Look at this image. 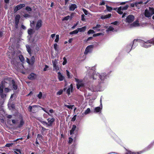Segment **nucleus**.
Returning a JSON list of instances; mask_svg holds the SVG:
<instances>
[{"label": "nucleus", "mask_w": 154, "mask_h": 154, "mask_svg": "<svg viewBox=\"0 0 154 154\" xmlns=\"http://www.w3.org/2000/svg\"><path fill=\"white\" fill-rule=\"evenodd\" d=\"M53 66L54 70H55L56 71H57L58 70H59V66L56 65V63L55 62H53Z\"/></svg>", "instance_id": "aec40b11"}, {"label": "nucleus", "mask_w": 154, "mask_h": 154, "mask_svg": "<svg viewBox=\"0 0 154 154\" xmlns=\"http://www.w3.org/2000/svg\"><path fill=\"white\" fill-rule=\"evenodd\" d=\"M94 46L93 45H90L88 46L86 48L85 51L84 52V54H87L89 52L92 51V49L94 48Z\"/></svg>", "instance_id": "39448f33"}, {"label": "nucleus", "mask_w": 154, "mask_h": 154, "mask_svg": "<svg viewBox=\"0 0 154 154\" xmlns=\"http://www.w3.org/2000/svg\"><path fill=\"white\" fill-rule=\"evenodd\" d=\"M144 152V151H141L137 152H133L130 151H128L127 153L126 154H141Z\"/></svg>", "instance_id": "f3484780"}, {"label": "nucleus", "mask_w": 154, "mask_h": 154, "mask_svg": "<svg viewBox=\"0 0 154 154\" xmlns=\"http://www.w3.org/2000/svg\"><path fill=\"white\" fill-rule=\"evenodd\" d=\"M149 12L151 16L152 15L154 14V8H149Z\"/></svg>", "instance_id": "c756f323"}, {"label": "nucleus", "mask_w": 154, "mask_h": 154, "mask_svg": "<svg viewBox=\"0 0 154 154\" xmlns=\"http://www.w3.org/2000/svg\"><path fill=\"white\" fill-rule=\"evenodd\" d=\"M73 85L72 84L70 85L69 88L67 89L66 93L68 96L70 94V91H71V92H73Z\"/></svg>", "instance_id": "ddd939ff"}, {"label": "nucleus", "mask_w": 154, "mask_h": 154, "mask_svg": "<svg viewBox=\"0 0 154 154\" xmlns=\"http://www.w3.org/2000/svg\"><path fill=\"white\" fill-rule=\"evenodd\" d=\"M86 29V27L85 26H83L82 28H78L77 29L78 32H84Z\"/></svg>", "instance_id": "4be33fe9"}, {"label": "nucleus", "mask_w": 154, "mask_h": 154, "mask_svg": "<svg viewBox=\"0 0 154 154\" xmlns=\"http://www.w3.org/2000/svg\"><path fill=\"white\" fill-rule=\"evenodd\" d=\"M37 106L36 105H34L32 106H29L28 107V110L30 112H32V107H37Z\"/></svg>", "instance_id": "7c9ffc66"}, {"label": "nucleus", "mask_w": 154, "mask_h": 154, "mask_svg": "<svg viewBox=\"0 0 154 154\" xmlns=\"http://www.w3.org/2000/svg\"><path fill=\"white\" fill-rule=\"evenodd\" d=\"M10 107L12 109V112L14 114V115H15L17 112V110L15 108V104H12L10 106Z\"/></svg>", "instance_id": "4468645a"}, {"label": "nucleus", "mask_w": 154, "mask_h": 154, "mask_svg": "<svg viewBox=\"0 0 154 154\" xmlns=\"http://www.w3.org/2000/svg\"><path fill=\"white\" fill-rule=\"evenodd\" d=\"M43 137L41 135L39 134H38L37 135V138L39 140H42V139Z\"/></svg>", "instance_id": "a18cd8bd"}, {"label": "nucleus", "mask_w": 154, "mask_h": 154, "mask_svg": "<svg viewBox=\"0 0 154 154\" xmlns=\"http://www.w3.org/2000/svg\"><path fill=\"white\" fill-rule=\"evenodd\" d=\"M63 90L62 89L58 91L57 93V95H61L63 93Z\"/></svg>", "instance_id": "49530a36"}, {"label": "nucleus", "mask_w": 154, "mask_h": 154, "mask_svg": "<svg viewBox=\"0 0 154 154\" xmlns=\"http://www.w3.org/2000/svg\"><path fill=\"white\" fill-rule=\"evenodd\" d=\"M28 34L29 35L33 34V30L32 29H29L28 30Z\"/></svg>", "instance_id": "c03bdc74"}, {"label": "nucleus", "mask_w": 154, "mask_h": 154, "mask_svg": "<svg viewBox=\"0 0 154 154\" xmlns=\"http://www.w3.org/2000/svg\"><path fill=\"white\" fill-rule=\"evenodd\" d=\"M77 8V6L75 4H72L69 6V9L70 11H73Z\"/></svg>", "instance_id": "f8f14e48"}, {"label": "nucleus", "mask_w": 154, "mask_h": 154, "mask_svg": "<svg viewBox=\"0 0 154 154\" xmlns=\"http://www.w3.org/2000/svg\"><path fill=\"white\" fill-rule=\"evenodd\" d=\"M20 17V15L17 14L15 17V23H19Z\"/></svg>", "instance_id": "5701e85b"}, {"label": "nucleus", "mask_w": 154, "mask_h": 154, "mask_svg": "<svg viewBox=\"0 0 154 154\" xmlns=\"http://www.w3.org/2000/svg\"><path fill=\"white\" fill-rule=\"evenodd\" d=\"M24 122L23 119H22L20 121V123L17 125V127L18 128H21L24 125Z\"/></svg>", "instance_id": "6ab92c4d"}, {"label": "nucleus", "mask_w": 154, "mask_h": 154, "mask_svg": "<svg viewBox=\"0 0 154 154\" xmlns=\"http://www.w3.org/2000/svg\"><path fill=\"white\" fill-rule=\"evenodd\" d=\"M63 61L62 64L63 65H65L67 63V59L65 57H64L63 58Z\"/></svg>", "instance_id": "79ce46f5"}, {"label": "nucleus", "mask_w": 154, "mask_h": 154, "mask_svg": "<svg viewBox=\"0 0 154 154\" xmlns=\"http://www.w3.org/2000/svg\"><path fill=\"white\" fill-rule=\"evenodd\" d=\"M77 29L73 31L72 32H70L69 33L70 35H72L73 34H76L78 33V32Z\"/></svg>", "instance_id": "e433bc0d"}, {"label": "nucleus", "mask_w": 154, "mask_h": 154, "mask_svg": "<svg viewBox=\"0 0 154 154\" xmlns=\"http://www.w3.org/2000/svg\"><path fill=\"white\" fill-rule=\"evenodd\" d=\"M19 139L22 140V138H21L17 139L16 140H15L13 141H10V146H12L13 145H14L16 146V144H15V143L17 144V143H16L15 142L16 141H18V140H19Z\"/></svg>", "instance_id": "a211bd4d"}, {"label": "nucleus", "mask_w": 154, "mask_h": 154, "mask_svg": "<svg viewBox=\"0 0 154 154\" xmlns=\"http://www.w3.org/2000/svg\"><path fill=\"white\" fill-rule=\"evenodd\" d=\"M106 7L107 10L109 11H110L112 10V8L109 7L107 5H106Z\"/></svg>", "instance_id": "ea45409f"}, {"label": "nucleus", "mask_w": 154, "mask_h": 154, "mask_svg": "<svg viewBox=\"0 0 154 154\" xmlns=\"http://www.w3.org/2000/svg\"><path fill=\"white\" fill-rule=\"evenodd\" d=\"M73 139L71 137H69V141L68 143L69 144H71L73 141Z\"/></svg>", "instance_id": "bf43d9fd"}, {"label": "nucleus", "mask_w": 154, "mask_h": 154, "mask_svg": "<svg viewBox=\"0 0 154 154\" xmlns=\"http://www.w3.org/2000/svg\"><path fill=\"white\" fill-rule=\"evenodd\" d=\"M37 75L33 73H32L30 74L27 77L28 79L30 80H32L35 79L37 78Z\"/></svg>", "instance_id": "6e6552de"}, {"label": "nucleus", "mask_w": 154, "mask_h": 154, "mask_svg": "<svg viewBox=\"0 0 154 154\" xmlns=\"http://www.w3.org/2000/svg\"><path fill=\"white\" fill-rule=\"evenodd\" d=\"M18 120H12V122L13 124L15 125H17V123Z\"/></svg>", "instance_id": "13d9d810"}, {"label": "nucleus", "mask_w": 154, "mask_h": 154, "mask_svg": "<svg viewBox=\"0 0 154 154\" xmlns=\"http://www.w3.org/2000/svg\"><path fill=\"white\" fill-rule=\"evenodd\" d=\"M144 15L145 16L147 17H150L151 16L150 12L147 9L145 10Z\"/></svg>", "instance_id": "412c9836"}, {"label": "nucleus", "mask_w": 154, "mask_h": 154, "mask_svg": "<svg viewBox=\"0 0 154 154\" xmlns=\"http://www.w3.org/2000/svg\"><path fill=\"white\" fill-rule=\"evenodd\" d=\"M56 38L55 40V42H57L59 40V36L58 35H57L56 36Z\"/></svg>", "instance_id": "3c124183"}, {"label": "nucleus", "mask_w": 154, "mask_h": 154, "mask_svg": "<svg viewBox=\"0 0 154 154\" xmlns=\"http://www.w3.org/2000/svg\"><path fill=\"white\" fill-rule=\"evenodd\" d=\"M95 32L92 29H90L88 32L87 34L88 35H90L91 34H93Z\"/></svg>", "instance_id": "a19ab883"}, {"label": "nucleus", "mask_w": 154, "mask_h": 154, "mask_svg": "<svg viewBox=\"0 0 154 154\" xmlns=\"http://www.w3.org/2000/svg\"><path fill=\"white\" fill-rule=\"evenodd\" d=\"M84 86V85L83 83L76 84L77 88L78 89H79L81 87H83Z\"/></svg>", "instance_id": "f704fd0d"}, {"label": "nucleus", "mask_w": 154, "mask_h": 154, "mask_svg": "<svg viewBox=\"0 0 154 154\" xmlns=\"http://www.w3.org/2000/svg\"><path fill=\"white\" fill-rule=\"evenodd\" d=\"M120 7H121V10H126L129 7V5H126L125 6H120Z\"/></svg>", "instance_id": "72a5a7b5"}, {"label": "nucleus", "mask_w": 154, "mask_h": 154, "mask_svg": "<svg viewBox=\"0 0 154 154\" xmlns=\"http://www.w3.org/2000/svg\"><path fill=\"white\" fill-rule=\"evenodd\" d=\"M134 20V16L132 14H130L128 15L126 17L125 20V22L128 23H131Z\"/></svg>", "instance_id": "7ed1b4c3"}, {"label": "nucleus", "mask_w": 154, "mask_h": 154, "mask_svg": "<svg viewBox=\"0 0 154 154\" xmlns=\"http://www.w3.org/2000/svg\"><path fill=\"white\" fill-rule=\"evenodd\" d=\"M70 17V16H66L63 19V20H67L69 19Z\"/></svg>", "instance_id": "603ef678"}, {"label": "nucleus", "mask_w": 154, "mask_h": 154, "mask_svg": "<svg viewBox=\"0 0 154 154\" xmlns=\"http://www.w3.org/2000/svg\"><path fill=\"white\" fill-rule=\"evenodd\" d=\"M91 91L92 92H95L97 91V89L95 88H90Z\"/></svg>", "instance_id": "69168bd1"}, {"label": "nucleus", "mask_w": 154, "mask_h": 154, "mask_svg": "<svg viewBox=\"0 0 154 154\" xmlns=\"http://www.w3.org/2000/svg\"><path fill=\"white\" fill-rule=\"evenodd\" d=\"M85 15L84 14L82 15H81V17H82L81 20L82 21H84L85 20Z\"/></svg>", "instance_id": "680f3d73"}, {"label": "nucleus", "mask_w": 154, "mask_h": 154, "mask_svg": "<svg viewBox=\"0 0 154 154\" xmlns=\"http://www.w3.org/2000/svg\"><path fill=\"white\" fill-rule=\"evenodd\" d=\"M25 4H20L16 6L14 8V13L17 12L18 11L20 10L23 7H25Z\"/></svg>", "instance_id": "20e7f679"}, {"label": "nucleus", "mask_w": 154, "mask_h": 154, "mask_svg": "<svg viewBox=\"0 0 154 154\" xmlns=\"http://www.w3.org/2000/svg\"><path fill=\"white\" fill-rule=\"evenodd\" d=\"M101 109L99 106L96 107L94 109V111L96 112H99L101 111Z\"/></svg>", "instance_id": "bb28decb"}, {"label": "nucleus", "mask_w": 154, "mask_h": 154, "mask_svg": "<svg viewBox=\"0 0 154 154\" xmlns=\"http://www.w3.org/2000/svg\"><path fill=\"white\" fill-rule=\"evenodd\" d=\"M26 50L29 53V54L31 55V49L30 46L28 45H26Z\"/></svg>", "instance_id": "393cba45"}, {"label": "nucleus", "mask_w": 154, "mask_h": 154, "mask_svg": "<svg viewBox=\"0 0 154 154\" xmlns=\"http://www.w3.org/2000/svg\"><path fill=\"white\" fill-rule=\"evenodd\" d=\"M105 4V3L104 1H103L102 2H100L99 4V5L100 6H101L104 5Z\"/></svg>", "instance_id": "774afa93"}, {"label": "nucleus", "mask_w": 154, "mask_h": 154, "mask_svg": "<svg viewBox=\"0 0 154 154\" xmlns=\"http://www.w3.org/2000/svg\"><path fill=\"white\" fill-rule=\"evenodd\" d=\"M111 16V14H109L108 15H102L101 16V19L103 20L105 19L108 18H110Z\"/></svg>", "instance_id": "2eb2a0df"}, {"label": "nucleus", "mask_w": 154, "mask_h": 154, "mask_svg": "<svg viewBox=\"0 0 154 154\" xmlns=\"http://www.w3.org/2000/svg\"><path fill=\"white\" fill-rule=\"evenodd\" d=\"M40 122L41 123L43 124V125H46L48 126V123L46 122L45 121H41Z\"/></svg>", "instance_id": "4d7b16f0"}, {"label": "nucleus", "mask_w": 154, "mask_h": 154, "mask_svg": "<svg viewBox=\"0 0 154 154\" xmlns=\"http://www.w3.org/2000/svg\"><path fill=\"white\" fill-rule=\"evenodd\" d=\"M122 10H121V7H119L118 8V10L117 11V12L118 14H123V12L121 11Z\"/></svg>", "instance_id": "473e14b6"}, {"label": "nucleus", "mask_w": 154, "mask_h": 154, "mask_svg": "<svg viewBox=\"0 0 154 154\" xmlns=\"http://www.w3.org/2000/svg\"><path fill=\"white\" fill-rule=\"evenodd\" d=\"M66 75L68 77V78L69 79L71 78V77H70V73L68 71V70H66Z\"/></svg>", "instance_id": "864d4df0"}, {"label": "nucleus", "mask_w": 154, "mask_h": 154, "mask_svg": "<svg viewBox=\"0 0 154 154\" xmlns=\"http://www.w3.org/2000/svg\"><path fill=\"white\" fill-rule=\"evenodd\" d=\"M14 92L15 93L13 94H12L10 96V99H11V100H12L14 97V99L16 98L17 97L16 94L17 93V92Z\"/></svg>", "instance_id": "cd10ccee"}, {"label": "nucleus", "mask_w": 154, "mask_h": 154, "mask_svg": "<svg viewBox=\"0 0 154 154\" xmlns=\"http://www.w3.org/2000/svg\"><path fill=\"white\" fill-rule=\"evenodd\" d=\"M48 121V126L52 127L53 123L54 122L55 119L54 118H52L51 119L48 118L47 119Z\"/></svg>", "instance_id": "1a4fd4ad"}, {"label": "nucleus", "mask_w": 154, "mask_h": 154, "mask_svg": "<svg viewBox=\"0 0 154 154\" xmlns=\"http://www.w3.org/2000/svg\"><path fill=\"white\" fill-rule=\"evenodd\" d=\"M8 86H9V84H8L6 82L4 83V84L3 83L0 84V94L3 93L4 87H5L6 86H8Z\"/></svg>", "instance_id": "0eeeda50"}, {"label": "nucleus", "mask_w": 154, "mask_h": 154, "mask_svg": "<svg viewBox=\"0 0 154 154\" xmlns=\"http://www.w3.org/2000/svg\"><path fill=\"white\" fill-rule=\"evenodd\" d=\"M131 25L134 26H138L139 25L138 21L136 20L134 21Z\"/></svg>", "instance_id": "2f4dec72"}, {"label": "nucleus", "mask_w": 154, "mask_h": 154, "mask_svg": "<svg viewBox=\"0 0 154 154\" xmlns=\"http://www.w3.org/2000/svg\"><path fill=\"white\" fill-rule=\"evenodd\" d=\"M25 9L26 10L29 11H31L32 10V8L29 6H27L26 8Z\"/></svg>", "instance_id": "5fc2aeb1"}, {"label": "nucleus", "mask_w": 154, "mask_h": 154, "mask_svg": "<svg viewBox=\"0 0 154 154\" xmlns=\"http://www.w3.org/2000/svg\"><path fill=\"white\" fill-rule=\"evenodd\" d=\"M19 58L21 62L23 63L24 61V58L22 55H19Z\"/></svg>", "instance_id": "c85d7f7f"}, {"label": "nucleus", "mask_w": 154, "mask_h": 154, "mask_svg": "<svg viewBox=\"0 0 154 154\" xmlns=\"http://www.w3.org/2000/svg\"><path fill=\"white\" fill-rule=\"evenodd\" d=\"M90 109L89 108H88L85 111V114H87L89 113L90 112Z\"/></svg>", "instance_id": "09e8293b"}, {"label": "nucleus", "mask_w": 154, "mask_h": 154, "mask_svg": "<svg viewBox=\"0 0 154 154\" xmlns=\"http://www.w3.org/2000/svg\"><path fill=\"white\" fill-rule=\"evenodd\" d=\"M107 76V75L105 73H102L99 76V78L101 81H104L105 79H106Z\"/></svg>", "instance_id": "9b49d317"}, {"label": "nucleus", "mask_w": 154, "mask_h": 154, "mask_svg": "<svg viewBox=\"0 0 154 154\" xmlns=\"http://www.w3.org/2000/svg\"><path fill=\"white\" fill-rule=\"evenodd\" d=\"M42 109L45 112L48 114V115H49L50 116H51V114H50L48 111H47L45 108H42Z\"/></svg>", "instance_id": "6e6d98bb"}, {"label": "nucleus", "mask_w": 154, "mask_h": 154, "mask_svg": "<svg viewBox=\"0 0 154 154\" xmlns=\"http://www.w3.org/2000/svg\"><path fill=\"white\" fill-rule=\"evenodd\" d=\"M14 152L16 154H20L21 152L20 149H13Z\"/></svg>", "instance_id": "a878e982"}, {"label": "nucleus", "mask_w": 154, "mask_h": 154, "mask_svg": "<svg viewBox=\"0 0 154 154\" xmlns=\"http://www.w3.org/2000/svg\"><path fill=\"white\" fill-rule=\"evenodd\" d=\"M42 21L41 20H38L37 22L36 26L35 27V29L36 30H38L42 26Z\"/></svg>", "instance_id": "9d476101"}, {"label": "nucleus", "mask_w": 154, "mask_h": 154, "mask_svg": "<svg viewBox=\"0 0 154 154\" xmlns=\"http://www.w3.org/2000/svg\"><path fill=\"white\" fill-rule=\"evenodd\" d=\"M42 93L41 92H40L39 94L38 95L37 97L39 99H41L42 97Z\"/></svg>", "instance_id": "8fccbe9b"}, {"label": "nucleus", "mask_w": 154, "mask_h": 154, "mask_svg": "<svg viewBox=\"0 0 154 154\" xmlns=\"http://www.w3.org/2000/svg\"><path fill=\"white\" fill-rule=\"evenodd\" d=\"M10 88L14 91L17 90L18 88L17 83L14 80L10 81Z\"/></svg>", "instance_id": "f257e3e1"}, {"label": "nucleus", "mask_w": 154, "mask_h": 154, "mask_svg": "<svg viewBox=\"0 0 154 154\" xmlns=\"http://www.w3.org/2000/svg\"><path fill=\"white\" fill-rule=\"evenodd\" d=\"M75 130L77 132L78 130V128H77L76 125H72V129L70 131L69 134L70 135H72L74 134V132Z\"/></svg>", "instance_id": "423d86ee"}, {"label": "nucleus", "mask_w": 154, "mask_h": 154, "mask_svg": "<svg viewBox=\"0 0 154 154\" xmlns=\"http://www.w3.org/2000/svg\"><path fill=\"white\" fill-rule=\"evenodd\" d=\"M101 27V25L100 24H97L95 26H94L92 28V29L95 30L96 29L99 28Z\"/></svg>", "instance_id": "c9c22d12"}, {"label": "nucleus", "mask_w": 154, "mask_h": 154, "mask_svg": "<svg viewBox=\"0 0 154 154\" xmlns=\"http://www.w3.org/2000/svg\"><path fill=\"white\" fill-rule=\"evenodd\" d=\"M118 21H115L114 22H112L111 23L112 24H113L114 25H116L118 23Z\"/></svg>", "instance_id": "e2e57ef3"}, {"label": "nucleus", "mask_w": 154, "mask_h": 154, "mask_svg": "<svg viewBox=\"0 0 154 154\" xmlns=\"http://www.w3.org/2000/svg\"><path fill=\"white\" fill-rule=\"evenodd\" d=\"M58 75V78L59 81H61L63 80L64 79V77L62 75L61 73L60 72H58L57 73Z\"/></svg>", "instance_id": "dca6fc26"}, {"label": "nucleus", "mask_w": 154, "mask_h": 154, "mask_svg": "<svg viewBox=\"0 0 154 154\" xmlns=\"http://www.w3.org/2000/svg\"><path fill=\"white\" fill-rule=\"evenodd\" d=\"M57 43H55L54 44V48L55 51H56L57 50Z\"/></svg>", "instance_id": "0e129e2a"}, {"label": "nucleus", "mask_w": 154, "mask_h": 154, "mask_svg": "<svg viewBox=\"0 0 154 154\" xmlns=\"http://www.w3.org/2000/svg\"><path fill=\"white\" fill-rule=\"evenodd\" d=\"M114 29V28L112 26H109L106 30V31L108 32L110 31H112Z\"/></svg>", "instance_id": "4c0bfd02"}, {"label": "nucleus", "mask_w": 154, "mask_h": 154, "mask_svg": "<svg viewBox=\"0 0 154 154\" xmlns=\"http://www.w3.org/2000/svg\"><path fill=\"white\" fill-rule=\"evenodd\" d=\"M83 12H84V14H85V15H87L88 14V11L85 9H83Z\"/></svg>", "instance_id": "338daca9"}, {"label": "nucleus", "mask_w": 154, "mask_h": 154, "mask_svg": "<svg viewBox=\"0 0 154 154\" xmlns=\"http://www.w3.org/2000/svg\"><path fill=\"white\" fill-rule=\"evenodd\" d=\"M30 60H31V64L32 65V64H33L34 63V61H35V57H34V56H32L31 59H30Z\"/></svg>", "instance_id": "58836bf2"}, {"label": "nucleus", "mask_w": 154, "mask_h": 154, "mask_svg": "<svg viewBox=\"0 0 154 154\" xmlns=\"http://www.w3.org/2000/svg\"><path fill=\"white\" fill-rule=\"evenodd\" d=\"M76 115H74L73 117L72 118L71 121L72 122H74L76 119Z\"/></svg>", "instance_id": "052dcab7"}, {"label": "nucleus", "mask_w": 154, "mask_h": 154, "mask_svg": "<svg viewBox=\"0 0 154 154\" xmlns=\"http://www.w3.org/2000/svg\"><path fill=\"white\" fill-rule=\"evenodd\" d=\"M75 81L77 82V84L82 83V81L79 80V79L76 78H75Z\"/></svg>", "instance_id": "de8ad7c7"}, {"label": "nucleus", "mask_w": 154, "mask_h": 154, "mask_svg": "<svg viewBox=\"0 0 154 154\" xmlns=\"http://www.w3.org/2000/svg\"><path fill=\"white\" fill-rule=\"evenodd\" d=\"M103 34L102 32H100L96 34H94L93 35V37H95L99 35H103Z\"/></svg>", "instance_id": "37998d69"}, {"label": "nucleus", "mask_w": 154, "mask_h": 154, "mask_svg": "<svg viewBox=\"0 0 154 154\" xmlns=\"http://www.w3.org/2000/svg\"><path fill=\"white\" fill-rule=\"evenodd\" d=\"M149 44H154V38L149 40L147 41L146 42L144 43L143 46L146 48H147L150 47L151 45Z\"/></svg>", "instance_id": "f03ea898"}, {"label": "nucleus", "mask_w": 154, "mask_h": 154, "mask_svg": "<svg viewBox=\"0 0 154 154\" xmlns=\"http://www.w3.org/2000/svg\"><path fill=\"white\" fill-rule=\"evenodd\" d=\"M9 0H5V8L6 9L8 8L9 7Z\"/></svg>", "instance_id": "b1692460"}]
</instances>
